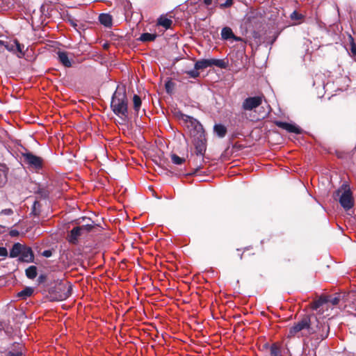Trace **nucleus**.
<instances>
[{
    "label": "nucleus",
    "instance_id": "obj_1",
    "mask_svg": "<svg viewBox=\"0 0 356 356\" xmlns=\"http://www.w3.org/2000/svg\"><path fill=\"white\" fill-rule=\"evenodd\" d=\"M180 120L188 129L197 155L203 156L207 149V140L202 125L195 118L181 114Z\"/></svg>",
    "mask_w": 356,
    "mask_h": 356
},
{
    "label": "nucleus",
    "instance_id": "obj_2",
    "mask_svg": "<svg viewBox=\"0 0 356 356\" xmlns=\"http://www.w3.org/2000/svg\"><path fill=\"white\" fill-rule=\"evenodd\" d=\"M314 332L315 330L310 325L309 318L305 316L289 329L287 337H307Z\"/></svg>",
    "mask_w": 356,
    "mask_h": 356
},
{
    "label": "nucleus",
    "instance_id": "obj_3",
    "mask_svg": "<svg viewBox=\"0 0 356 356\" xmlns=\"http://www.w3.org/2000/svg\"><path fill=\"white\" fill-rule=\"evenodd\" d=\"M111 107L113 112L122 120L127 118V102L124 92H121L118 90L114 93L111 100Z\"/></svg>",
    "mask_w": 356,
    "mask_h": 356
},
{
    "label": "nucleus",
    "instance_id": "obj_4",
    "mask_svg": "<svg viewBox=\"0 0 356 356\" xmlns=\"http://www.w3.org/2000/svg\"><path fill=\"white\" fill-rule=\"evenodd\" d=\"M335 195L339 197V201L344 209L348 210L353 207L352 193L347 185H342V186L336 191Z\"/></svg>",
    "mask_w": 356,
    "mask_h": 356
},
{
    "label": "nucleus",
    "instance_id": "obj_5",
    "mask_svg": "<svg viewBox=\"0 0 356 356\" xmlns=\"http://www.w3.org/2000/svg\"><path fill=\"white\" fill-rule=\"evenodd\" d=\"M93 227L92 224L87 223L72 229L68 235V241L71 243H76L80 236L89 232Z\"/></svg>",
    "mask_w": 356,
    "mask_h": 356
},
{
    "label": "nucleus",
    "instance_id": "obj_6",
    "mask_svg": "<svg viewBox=\"0 0 356 356\" xmlns=\"http://www.w3.org/2000/svg\"><path fill=\"white\" fill-rule=\"evenodd\" d=\"M5 49L15 54L18 58H22L25 55V47L20 44L17 40L6 41Z\"/></svg>",
    "mask_w": 356,
    "mask_h": 356
},
{
    "label": "nucleus",
    "instance_id": "obj_7",
    "mask_svg": "<svg viewBox=\"0 0 356 356\" xmlns=\"http://www.w3.org/2000/svg\"><path fill=\"white\" fill-rule=\"evenodd\" d=\"M217 66L221 68L225 67V63L223 60L219 59H202L197 60L195 64L196 70H203L211 66Z\"/></svg>",
    "mask_w": 356,
    "mask_h": 356
},
{
    "label": "nucleus",
    "instance_id": "obj_8",
    "mask_svg": "<svg viewBox=\"0 0 356 356\" xmlns=\"http://www.w3.org/2000/svg\"><path fill=\"white\" fill-rule=\"evenodd\" d=\"M261 102V97H248L243 102V108L245 110L251 111L259 106Z\"/></svg>",
    "mask_w": 356,
    "mask_h": 356
},
{
    "label": "nucleus",
    "instance_id": "obj_9",
    "mask_svg": "<svg viewBox=\"0 0 356 356\" xmlns=\"http://www.w3.org/2000/svg\"><path fill=\"white\" fill-rule=\"evenodd\" d=\"M25 161L32 168L37 169L42 165V159L31 153L24 155Z\"/></svg>",
    "mask_w": 356,
    "mask_h": 356
},
{
    "label": "nucleus",
    "instance_id": "obj_10",
    "mask_svg": "<svg viewBox=\"0 0 356 356\" xmlns=\"http://www.w3.org/2000/svg\"><path fill=\"white\" fill-rule=\"evenodd\" d=\"M276 124L283 129L286 130L289 132L291 133H295V134H300L301 133V129L297 127L296 124H290L287 122H277Z\"/></svg>",
    "mask_w": 356,
    "mask_h": 356
},
{
    "label": "nucleus",
    "instance_id": "obj_11",
    "mask_svg": "<svg viewBox=\"0 0 356 356\" xmlns=\"http://www.w3.org/2000/svg\"><path fill=\"white\" fill-rule=\"evenodd\" d=\"M58 57L59 61L67 67L72 66V58H70L69 54L65 51H58Z\"/></svg>",
    "mask_w": 356,
    "mask_h": 356
},
{
    "label": "nucleus",
    "instance_id": "obj_12",
    "mask_svg": "<svg viewBox=\"0 0 356 356\" xmlns=\"http://www.w3.org/2000/svg\"><path fill=\"white\" fill-rule=\"evenodd\" d=\"M33 259V254L30 248L24 247L21 254V259L23 261L31 262Z\"/></svg>",
    "mask_w": 356,
    "mask_h": 356
},
{
    "label": "nucleus",
    "instance_id": "obj_13",
    "mask_svg": "<svg viewBox=\"0 0 356 356\" xmlns=\"http://www.w3.org/2000/svg\"><path fill=\"white\" fill-rule=\"evenodd\" d=\"M25 246L21 245L19 243H15L10 252V257L12 258H15L21 255L22 251L23 250Z\"/></svg>",
    "mask_w": 356,
    "mask_h": 356
},
{
    "label": "nucleus",
    "instance_id": "obj_14",
    "mask_svg": "<svg viewBox=\"0 0 356 356\" xmlns=\"http://www.w3.org/2000/svg\"><path fill=\"white\" fill-rule=\"evenodd\" d=\"M99 22L105 26H110L112 24V17L108 14H101L99 17Z\"/></svg>",
    "mask_w": 356,
    "mask_h": 356
},
{
    "label": "nucleus",
    "instance_id": "obj_15",
    "mask_svg": "<svg viewBox=\"0 0 356 356\" xmlns=\"http://www.w3.org/2000/svg\"><path fill=\"white\" fill-rule=\"evenodd\" d=\"M213 131L218 136L222 138L226 134L227 129L224 125L218 124L214 126Z\"/></svg>",
    "mask_w": 356,
    "mask_h": 356
},
{
    "label": "nucleus",
    "instance_id": "obj_16",
    "mask_svg": "<svg viewBox=\"0 0 356 356\" xmlns=\"http://www.w3.org/2000/svg\"><path fill=\"white\" fill-rule=\"evenodd\" d=\"M221 37L223 40H228L234 37V34L229 27H224L221 31Z\"/></svg>",
    "mask_w": 356,
    "mask_h": 356
},
{
    "label": "nucleus",
    "instance_id": "obj_17",
    "mask_svg": "<svg viewBox=\"0 0 356 356\" xmlns=\"http://www.w3.org/2000/svg\"><path fill=\"white\" fill-rule=\"evenodd\" d=\"M26 275L30 279H33L37 275V269L35 266H30L26 270Z\"/></svg>",
    "mask_w": 356,
    "mask_h": 356
},
{
    "label": "nucleus",
    "instance_id": "obj_18",
    "mask_svg": "<svg viewBox=\"0 0 356 356\" xmlns=\"http://www.w3.org/2000/svg\"><path fill=\"white\" fill-rule=\"evenodd\" d=\"M33 292L32 288L27 287L22 290V291L18 293V296L22 298H26V297L31 296Z\"/></svg>",
    "mask_w": 356,
    "mask_h": 356
},
{
    "label": "nucleus",
    "instance_id": "obj_19",
    "mask_svg": "<svg viewBox=\"0 0 356 356\" xmlns=\"http://www.w3.org/2000/svg\"><path fill=\"white\" fill-rule=\"evenodd\" d=\"M156 35L148 33H143L140 37V40L143 42L152 41L155 39Z\"/></svg>",
    "mask_w": 356,
    "mask_h": 356
},
{
    "label": "nucleus",
    "instance_id": "obj_20",
    "mask_svg": "<svg viewBox=\"0 0 356 356\" xmlns=\"http://www.w3.org/2000/svg\"><path fill=\"white\" fill-rule=\"evenodd\" d=\"M159 24L168 29V28H170L171 24H172V20L168 19V18H165V17H161L159 20Z\"/></svg>",
    "mask_w": 356,
    "mask_h": 356
},
{
    "label": "nucleus",
    "instance_id": "obj_21",
    "mask_svg": "<svg viewBox=\"0 0 356 356\" xmlns=\"http://www.w3.org/2000/svg\"><path fill=\"white\" fill-rule=\"evenodd\" d=\"M270 351V356H281L280 348L276 344L271 346Z\"/></svg>",
    "mask_w": 356,
    "mask_h": 356
},
{
    "label": "nucleus",
    "instance_id": "obj_22",
    "mask_svg": "<svg viewBox=\"0 0 356 356\" xmlns=\"http://www.w3.org/2000/svg\"><path fill=\"white\" fill-rule=\"evenodd\" d=\"M171 159L172 163L175 165H181L185 161V159L184 158H181L176 154H172Z\"/></svg>",
    "mask_w": 356,
    "mask_h": 356
},
{
    "label": "nucleus",
    "instance_id": "obj_23",
    "mask_svg": "<svg viewBox=\"0 0 356 356\" xmlns=\"http://www.w3.org/2000/svg\"><path fill=\"white\" fill-rule=\"evenodd\" d=\"M133 102H134V109L138 111V109L140 108V105H141V100H140V98L135 95L133 97Z\"/></svg>",
    "mask_w": 356,
    "mask_h": 356
},
{
    "label": "nucleus",
    "instance_id": "obj_24",
    "mask_svg": "<svg viewBox=\"0 0 356 356\" xmlns=\"http://www.w3.org/2000/svg\"><path fill=\"white\" fill-rule=\"evenodd\" d=\"M350 52L352 54V56L355 58V60H356V44L354 42L353 38L352 36L350 35Z\"/></svg>",
    "mask_w": 356,
    "mask_h": 356
},
{
    "label": "nucleus",
    "instance_id": "obj_25",
    "mask_svg": "<svg viewBox=\"0 0 356 356\" xmlns=\"http://www.w3.org/2000/svg\"><path fill=\"white\" fill-rule=\"evenodd\" d=\"M197 70H196L195 68V70L187 71L186 73H187V74H188L190 76V77L197 78L200 75V73L198 72Z\"/></svg>",
    "mask_w": 356,
    "mask_h": 356
},
{
    "label": "nucleus",
    "instance_id": "obj_26",
    "mask_svg": "<svg viewBox=\"0 0 356 356\" xmlns=\"http://www.w3.org/2000/svg\"><path fill=\"white\" fill-rule=\"evenodd\" d=\"M23 353L22 350L10 351L7 356H22Z\"/></svg>",
    "mask_w": 356,
    "mask_h": 356
},
{
    "label": "nucleus",
    "instance_id": "obj_27",
    "mask_svg": "<svg viewBox=\"0 0 356 356\" xmlns=\"http://www.w3.org/2000/svg\"><path fill=\"white\" fill-rule=\"evenodd\" d=\"M233 3V0H227L224 3L221 4L220 8H227L232 6Z\"/></svg>",
    "mask_w": 356,
    "mask_h": 356
},
{
    "label": "nucleus",
    "instance_id": "obj_28",
    "mask_svg": "<svg viewBox=\"0 0 356 356\" xmlns=\"http://www.w3.org/2000/svg\"><path fill=\"white\" fill-rule=\"evenodd\" d=\"M8 255V251L6 248L0 247V256L5 257Z\"/></svg>",
    "mask_w": 356,
    "mask_h": 356
},
{
    "label": "nucleus",
    "instance_id": "obj_29",
    "mask_svg": "<svg viewBox=\"0 0 356 356\" xmlns=\"http://www.w3.org/2000/svg\"><path fill=\"white\" fill-rule=\"evenodd\" d=\"M13 213V211L11 209H6L1 211V214L7 215V216L11 215Z\"/></svg>",
    "mask_w": 356,
    "mask_h": 356
},
{
    "label": "nucleus",
    "instance_id": "obj_30",
    "mask_svg": "<svg viewBox=\"0 0 356 356\" xmlns=\"http://www.w3.org/2000/svg\"><path fill=\"white\" fill-rule=\"evenodd\" d=\"M10 235L11 236H17L19 235V232L16 229H13L10 232Z\"/></svg>",
    "mask_w": 356,
    "mask_h": 356
},
{
    "label": "nucleus",
    "instance_id": "obj_31",
    "mask_svg": "<svg viewBox=\"0 0 356 356\" xmlns=\"http://www.w3.org/2000/svg\"><path fill=\"white\" fill-rule=\"evenodd\" d=\"M5 41L0 40V52H2L3 49H5Z\"/></svg>",
    "mask_w": 356,
    "mask_h": 356
},
{
    "label": "nucleus",
    "instance_id": "obj_32",
    "mask_svg": "<svg viewBox=\"0 0 356 356\" xmlns=\"http://www.w3.org/2000/svg\"><path fill=\"white\" fill-rule=\"evenodd\" d=\"M43 255L46 257H49L51 255V252L49 250H45L43 252Z\"/></svg>",
    "mask_w": 356,
    "mask_h": 356
},
{
    "label": "nucleus",
    "instance_id": "obj_33",
    "mask_svg": "<svg viewBox=\"0 0 356 356\" xmlns=\"http://www.w3.org/2000/svg\"><path fill=\"white\" fill-rule=\"evenodd\" d=\"M70 294V289H67V292L63 295L61 299H66Z\"/></svg>",
    "mask_w": 356,
    "mask_h": 356
},
{
    "label": "nucleus",
    "instance_id": "obj_34",
    "mask_svg": "<svg viewBox=\"0 0 356 356\" xmlns=\"http://www.w3.org/2000/svg\"><path fill=\"white\" fill-rule=\"evenodd\" d=\"M331 302H332L333 305H337V304H338V302H339V298H333V299L331 300Z\"/></svg>",
    "mask_w": 356,
    "mask_h": 356
},
{
    "label": "nucleus",
    "instance_id": "obj_35",
    "mask_svg": "<svg viewBox=\"0 0 356 356\" xmlns=\"http://www.w3.org/2000/svg\"><path fill=\"white\" fill-rule=\"evenodd\" d=\"M235 41H241L242 40V38H240V37H237L236 35H234V37H232V38Z\"/></svg>",
    "mask_w": 356,
    "mask_h": 356
},
{
    "label": "nucleus",
    "instance_id": "obj_36",
    "mask_svg": "<svg viewBox=\"0 0 356 356\" xmlns=\"http://www.w3.org/2000/svg\"><path fill=\"white\" fill-rule=\"evenodd\" d=\"M204 2L206 5L209 6V5L211 4L212 0H204Z\"/></svg>",
    "mask_w": 356,
    "mask_h": 356
},
{
    "label": "nucleus",
    "instance_id": "obj_37",
    "mask_svg": "<svg viewBox=\"0 0 356 356\" xmlns=\"http://www.w3.org/2000/svg\"><path fill=\"white\" fill-rule=\"evenodd\" d=\"M291 17L292 18H298V13L296 12H293L292 14H291Z\"/></svg>",
    "mask_w": 356,
    "mask_h": 356
}]
</instances>
